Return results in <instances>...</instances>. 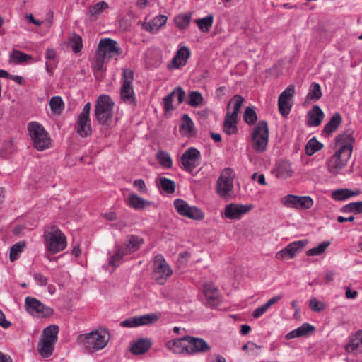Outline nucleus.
Wrapping results in <instances>:
<instances>
[{"mask_svg": "<svg viewBox=\"0 0 362 362\" xmlns=\"http://www.w3.org/2000/svg\"><path fill=\"white\" fill-rule=\"evenodd\" d=\"M336 144L339 149L328 160L327 168L332 174H337L346 165L351 157L354 139L351 134L344 132L335 137Z\"/></svg>", "mask_w": 362, "mask_h": 362, "instance_id": "f257e3e1", "label": "nucleus"}, {"mask_svg": "<svg viewBox=\"0 0 362 362\" xmlns=\"http://www.w3.org/2000/svg\"><path fill=\"white\" fill-rule=\"evenodd\" d=\"M144 244V240L135 235L127 236L124 243L119 245L114 255L109 257V265L117 267L124 256L130 255L140 249Z\"/></svg>", "mask_w": 362, "mask_h": 362, "instance_id": "f03ea898", "label": "nucleus"}, {"mask_svg": "<svg viewBox=\"0 0 362 362\" xmlns=\"http://www.w3.org/2000/svg\"><path fill=\"white\" fill-rule=\"evenodd\" d=\"M115 103L107 95H100L95 104L94 116L97 122L105 127L112 123Z\"/></svg>", "mask_w": 362, "mask_h": 362, "instance_id": "7ed1b4c3", "label": "nucleus"}, {"mask_svg": "<svg viewBox=\"0 0 362 362\" xmlns=\"http://www.w3.org/2000/svg\"><path fill=\"white\" fill-rule=\"evenodd\" d=\"M43 236L45 240L46 249L52 254L59 252L66 247L67 243L66 236L62 231L54 225L45 228Z\"/></svg>", "mask_w": 362, "mask_h": 362, "instance_id": "20e7f679", "label": "nucleus"}, {"mask_svg": "<svg viewBox=\"0 0 362 362\" xmlns=\"http://www.w3.org/2000/svg\"><path fill=\"white\" fill-rule=\"evenodd\" d=\"M269 141V127L265 120H260L251 133V145L255 151L263 153L266 151Z\"/></svg>", "mask_w": 362, "mask_h": 362, "instance_id": "39448f33", "label": "nucleus"}, {"mask_svg": "<svg viewBox=\"0 0 362 362\" xmlns=\"http://www.w3.org/2000/svg\"><path fill=\"white\" fill-rule=\"evenodd\" d=\"M28 131L34 147L38 151H44L49 147L50 138L44 127L37 122H31L28 125Z\"/></svg>", "mask_w": 362, "mask_h": 362, "instance_id": "423d86ee", "label": "nucleus"}, {"mask_svg": "<svg viewBox=\"0 0 362 362\" xmlns=\"http://www.w3.org/2000/svg\"><path fill=\"white\" fill-rule=\"evenodd\" d=\"M133 76L134 74L131 69H125L123 70L120 98L124 103L135 107L137 102L132 86Z\"/></svg>", "mask_w": 362, "mask_h": 362, "instance_id": "0eeeda50", "label": "nucleus"}, {"mask_svg": "<svg viewBox=\"0 0 362 362\" xmlns=\"http://www.w3.org/2000/svg\"><path fill=\"white\" fill-rule=\"evenodd\" d=\"M235 173L229 168H225L216 181V193L221 198L227 199L231 196L233 190Z\"/></svg>", "mask_w": 362, "mask_h": 362, "instance_id": "6e6552de", "label": "nucleus"}, {"mask_svg": "<svg viewBox=\"0 0 362 362\" xmlns=\"http://www.w3.org/2000/svg\"><path fill=\"white\" fill-rule=\"evenodd\" d=\"M78 342L81 344L84 349L91 350H100L107 344V339L105 334L98 331H92L87 334H83L78 336Z\"/></svg>", "mask_w": 362, "mask_h": 362, "instance_id": "1a4fd4ad", "label": "nucleus"}, {"mask_svg": "<svg viewBox=\"0 0 362 362\" xmlns=\"http://www.w3.org/2000/svg\"><path fill=\"white\" fill-rule=\"evenodd\" d=\"M90 103H87L83 106L82 112L78 115L74 126L75 132L81 137L91 134L92 129L90 119Z\"/></svg>", "mask_w": 362, "mask_h": 362, "instance_id": "9d476101", "label": "nucleus"}, {"mask_svg": "<svg viewBox=\"0 0 362 362\" xmlns=\"http://www.w3.org/2000/svg\"><path fill=\"white\" fill-rule=\"evenodd\" d=\"M26 310L33 315L47 317L51 316L54 310L49 306H45L38 299L28 296L25 299Z\"/></svg>", "mask_w": 362, "mask_h": 362, "instance_id": "9b49d317", "label": "nucleus"}, {"mask_svg": "<svg viewBox=\"0 0 362 362\" xmlns=\"http://www.w3.org/2000/svg\"><path fill=\"white\" fill-rule=\"evenodd\" d=\"M122 50L117 46V42L110 39H101L98 43L96 54L105 59L122 54Z\"/></svg>", "mask_w": 362, "mask_h": 362, "instance_id": "f8f14e48", "label": "nucleus"}, {"mask_svg": "<svg viewBox=\"0 0 362 362\" xmlns=\"http://www.w3.org/2000/svg\"><path fill=\"white\" fill-rule=\"evenodd\" d=\"M153 272L157 284L163 285L172 275L173 271L161 255L155 257Z\"/></svg>", "mask_w": 362, "mask_h": 362, "instance_id": "ddd939ff", "label": "nucleus"}, {"mask_svg": "<svg viewBox=\"0 0 362 362\" xmlns=\"http://www.w3.org/2000/svg\"><path fill=\"white\" fill-rule=\"evenodd\" d=\"M281 203L288 208L304 210L310 209L314 202L310 196L288 194L281 199Z\"/></svg>", "mask_w": 362, "mask_h": 362, "instance_id": "4468645a", "label": "nucleus"}, {"mask_svg": "<svg viewBox=\"0 0 362 362\" xmlns=\"http://www.w3.org/2000/svg\"><path fill=\"white\" fill-rule=\"evenodd\" d=\"M201 153L194 147L187 148L181 156L180 161L185 170L192 172L200 163Z\"/></svg>", "mask_w": 362, "mask_h": 362, "instance_id": "2eb2a0df", "label": "nucleus"}, {"mask_svg": "<svg viewBox=\"0 0 362 362\" xmlns=\"http://www.w3.org/2000/svg\"><path fill=\"white\" fill-rule=\"evenodd\" d=\"M160 313H150L141 316L127 318L120 322L124 327H136L155 323L160 317Z\"/></svg>", "mask_w": 362, "mask_h": 362, "instance_id": "dca6fc26", "label": "nucleus"}, {"mask_svg": "<svg viewBox=\"0 0 362 362\" xmlns=\"http://www.w3.org/2000/svg\"><path fill=\"white\" fill-rule=\"evenodd\" d=\"M307 244L308 240H306L291 243L283 250L277 252L276 257L278 259L293 258L298 253L300 252L303 250Z\"/></svg>", "mask_w": 362, "mask_h": 362, "instance_id": "f3484780", "label": "nucleus"}, {"mask_svg": "<svg viewBox=\"0 0 362 362\" xmlns=\"http://www.w3.org/2000/svg\"><path fill=\"white\" fill-rule=\"evenodd\" d=\"M203 292L207 305L211 308H216L221 303V296L218 288L211 283L204 285Z\"/></svg>", "mask_w": 362, "mask_h": 362, "instance_id": "a211bd4d", "label": "nucleus"}, {"mask_svg": "<svg viewBox=\"0 0 362 362\" xmlns=\"http://www.w3.org/2000/svg\"><path fill=\"white\" fill-rule=\"evenodd\" d=\"M187 354L206 353L211 347L208 343L202 338L187 335Z\"/></svg>", "mask_w": 362, "mask_h": 362, "instance_id": "6ab92c4d", "label": "nucleus"}, {"mask_svg": "<svg viewBox=\"0 0 362 362\" xmlns=\"http://www.w3.org/2000/svg\"><path fill=\"white\" fill-rule=\"evenodd\" d=\"M252 209V205L228 204L225 208L224 214L229 219H239Z\"/></svg>", "mask_w": 362, "mask_h": 362, "instance_id": "aec40b11", "label": "nucleus"}, {"mask_svg": "<svg viewBox=\"0 0 362 362\" xmlns=\"http://www.w3.org/2000/svg\"><path fill=\"white\" fill-rule=\"evenodd\" d=\"M165 345L169 350L175 354H187V335L168 341Z\"/></svg>", "mask_w": 362, "mask_h": 362, "instance_id": "412c9836", "label": "nucleus"}, {"mask_svg": "<svg viewBox=\"0 0 362 362\" xmlns=\"http://www.w3.org/2000/svg\"><path fill=\"white\" fill-rule=\"evenodd\" d=\"M190 55V51L187 47H182L179 49L170 62L169 68H180L186 64Z\"/></svg>", "mask_w": 362, "mask_h": 362, "instance_id": "4be33fe9", "label": "nucleus"}, {"mask_svg": "<svg viewBox=\"0 0 362 362\" xmlns=\"http://www.w3.org/2000/svg\"><path fill=\"white\" fill-rule=\"evenodd\" d=\"M346 351L354 355L362 354V331H358L351 337L345 346Z\"/></svg>", "mask_w": 362, "mask_h": 362, "instance_id": "5701e85b", "label": "nucleus"}, {"mask_svg": "<svg viewBox=\"0 0 362 362\" xmlns=\"http://www.w3.org/2000/svg\"><path fill=\"white\" fill-rule=\"evenodd\" d=\"M307 117L306 124L308 127H318L324 118V113L318 105H314L308 111Z\"/></svg>", "mask_w": 362, "mask_h": 362, "instance_id": "b1692460", "label": "nucleus"}, {"mask_svg": "<svg viewBox=\"0 0 362 362\" xmlns=\"http://www.w3.org/2000/svg\"><path fill=\"white\" fill-rule=\"evenodd\" d=\"M152 202L140 197L136 194H130L127 199V204L135 210H142L151 206Z\"/></svg>", "mask_w": 362, "mask_h": 362, "instance_id": "393cba45", "label": "nucleus"}, {"mask_svg": "<svg viewBox=\"0 0 362 362\" xmlns=\"http://www.w3.org/2000/svg\"><path fill=\"white\" fill-rule=\"evenodd\" d=\"M167 17L163 15H158L153 18L150 22L144 23L143 28L151 33L157 32L160 27L166 23Z\"/></svg>", "mask_w": 362, "mask_h": 362, "instance_id": "a878e982", "label": "nucleus"}, {"mask_svg": "<svg viewBox=\"0 0 362 362\" xmlns=\"http://www.w3.org/2000/svg\"><path fill=\"white\" fill-rule=\"evenodd\" d=\"M151 342L148 339H140L134 341L131 346V352L134 355L146 353L151 347Z\"/></svg>", "mask_w": 362, "mask_h": 362, "instance_id": "bb28decb", "label": "nucleus"}, {"mask_svg": "<svg viewBox=\"0 0 362 362\" xmlns=\"http://www.w3.org/2000/svg\"><path fill=\"white\" fill-rule=\"evenodd\" d=\"M238 116H234L230 112H227L223 122V130L227 134H235L238 131L237 128Z\"/></svg>", "mask_w": 362, "mask_h": 362, "instance_id": "cd10ccee", "label": "nucleus"}, {"mask_svg": "<svg viewBox=\"0 0 362 362\" xmlns=\"http://www.w3.org/2000/svg\"><path fill=\"white\" fill-rule=\"evenodd\" d=\"M55 342L42 339L38 344L37 351L42 358L49 357L54 351Z\"/></svg>", "mask_w": 362, "mask_h": 362, "instance_id": "c85d7f7f", "label": "nucleus"}, {"mask_svg": "<svg viewBox=\"0 0 362 362\" xmlns=\"http://www.w3.org/2000/svg\"><path fill=\"white\" fill-rule=\"evenodd\" d=\"M361 193L360 190L352 191L349 189H339L332 192V198L335 200L341 201L349 199L354 196H357Z\"/></svg>", "mask_w": 362, "mask_h": 362, "instance_id": "c756f323", "label": "nucleus"}, {"mask_svg": "<svg viewBox=\"0 0 362 362\" xmlns=\"http://www.w3.org/2000/svg\"><path fill=\"white\" fill-rule=\"evenodd\" d=\"M276 177L286 179L292 174L291 163L288 161L280 162L276 167Z\"/></svg>", "mask_w": 362, "mask_h": 362, "instance_id": "7c9ffc66", "label": "nucleus"}, {"mask_svg": "<svg viewBox=\"0 0 362 362\" xmlns=\"http://www.w3.org/2000/svg\"><path fill=\"white\" fill-rule=\"evenodd\" d=\"M341 122V117L339 113H335L332 115L330 120L324 127V132L329 134L335 132Z\"/></svg>", "mask_w": 362, "mask_h": 362, "instance_id": "2f4dec72", "label": "nucleus"}, {"mask_svg": "<svg viewBox=\"0 0 362 362\" xmlns=\"http://www.w3.org/2000/svg\"><path fill=\"white\" fill-rule=\"evenodd\" d=\"M322 95L321 87L319 83L313 82L310 84L309 92L306 96L308 101H317L321 98Z\"/></svg>", "mask_w": 362, "mask_h": 362, "instance_id": "473e14b6", "label": "nucleus"}, {"mask_svg": "<svg viewBox=\"0 0 362 362\" xmlns=\"http://www.w3.org/2000/svg\"><path fill=\"white\" fill-rule=\"evenodd\" d=\"M59 330L57 325H49L44 329L42 338L56 343L58 339Z\"/></svg>", "mask_w": 362, "mask_h": 362, "instance_id": "72a5a7b5", "label": "nucleus"}, {"mask_svg": "<svg viewBox=\"0 0 362 362\" xmlns=\"http://www.w3.org/2000/svg\"><path fill=\"white\" fill-rule=\"evenodd\" d=\"M158 185L162 189L163 191L168 194H172L175 189V183L174 181L166 178L159 177L157 180Z\"/></svg>", "mask_w": 362, "mask_h": 362, "instance_id": "f704fd0d", "label": "nucleus"}, {"mask_svg": "<svg viewBox=\"0 0 362 362\" xmlns=\"http://www.w3.org/2000/svg\"><path fill=\"white\" fill-rule=\"evenodd\" d=\"M323 148V144L319 142L315 137L311 138L305 146V153L310 156Z\"/></svg>", "mask_w": 362, "mask_h": 362, "instance_id": "c9c22d12", "label": "nucleus"}, {"mask_svg": "<svg viewBox=\"0 0 362 362\" xmlns=\"http://www.w3.org/2000/svg\"><path fill=\"white\" fill-rule=\"evenodd\" d=\"M194 128V123L187 114L182 116V122L180 124V130L185 134H192Z\"/></svg>", "mask_w": 362, "mask_h": 362, "instance_id": "e433bc0d", "label": "nucleus"}, {"mask_svg": "<svg viewBox=\"0 0 362 362\" xmlns=\"http://www.w3.org/2000/svg\"><path fill=\"white\" fill-rule=\"evenodd\" d=\"M192 13H184L177 15L175 18V23L178 28L184 30L187 28L191 21Z\"/></svg>", "mask_w": 362, "mask_h": 362, "instance_id": "4c0bfd02", "label": "nucleus"}, {"mask_svg": "<svg viewBox=\"0 0 362 362\" xmlns=\"http://www.w3.org/2000/svg\"><path fill=\"white\" fill-rule=\"evenodd\" d=\"M25 247V243L24 241H20L11 246L9 255L11 262H13L18 259L19 255L23 252Z\"/></svg>", "mask_w": 362, "mask_h": 362, "instance_id": "58836bf2", "label": "nucleus"}, {"mask_svg": "<svg viewBox=\"0 0 362 362\" xmlns=\"http://www.w3.org/2000/svg\"><path fill=\"white\" fill-rule=\"evenodd\" d=\"M213 20V16L209 15L203 18L195 20V23L202 32H208L212 26Z\"/></svg>", "mask_w": 362, "mask_h": 362, "instance_id": "ea45409f", "label": "nucleus"}, {"mask_svg": "<svg viewBox=\"0 0 362 362\" xmlns=\"http://www.w3.org/2000/svg\"><path fill=\"white\" fill-rule=\"evenodd\" d=\"M31 58L30 55L16 49H13L10 55V61L15 64H21Z\"/></svg>", "mask_w": 362, "mask_h": 362, "instance_id": "a19ab883", "label": "nucleus"}, {"mask_svg": "<svg viewBox=\"0 0 362 362\" xmlns=\"http://www.w3.org/2000/svg\"><path fill=\"white\" fill-rule=\"evenodd\" d=\"M156 158L159 163L165 168H170L173 165V161L170 154L164 151H159L157 153Z\"/></svg>", "mask_w": 362, "mask_h": 362, "instance_id": "79ce46f5", "label": "nucleus"}, {"mask_svg": "<svg viewBox=\"0 0 362 362\" xmlns=\"http://www.w3.org/2000/svg\"><path fill=\"white\" fill-rule=\"evenodd\" d=\"M243 119L249 125L255 124L257 120V115L254 107H247L244 112Z\"/></svg>", "mask_w": 362, "mask_h": 362, "instance_id": "37998d69", "label": "nucleus"}, {"mask_svg": "<svg viewBox=\"0 0 362 362\" xmlns=\"http://www.w3.org/2000/svg\"><path fill=\"white\" fill-rule=\"evenodd\" d=\"M109 8L108 4L104 1H99L90 6L88 9V15L91 17L96 16Z\"/></svg>", "mask_w": 362, "mask_h": 362, "instance_id": "c03bdc74", "label": "nucleus"}, {"mask_svg": "<svg viewBox=\"0 0 362 362\" xmlns=\"http://www.w3.org/2000/svg\"><path fill=\"white\" fill-rule=\"evenodd\" d=\"M69 42L74 53H78L81 52L83 47V42L82 38L79 35L73 33V35L69 37Z\"/></svg>", "mask_w": 362, "mask_h": 362, "instance_id": "a18cd8bd", "label": "nucleus"}, {"mask_svg": "<svg viewBox=\"0 0 362 362\" xmlns=\"http://www.w3.org/2000/svg\"><path fill=\"white\" fill-rule=\"evenodd\" d=\"M204 100L203 96L200 92L194 90L191 91L189 94V100L187 104L191 107H198L202 104Z\"/></svg>", "mask_w": 362, "mask_h": 362, "instance_id": "49530a36", "label": "nucleus"}, {"mask_svg": "<svg viewBox=\"0 0 362 362\" xmlns=\"http://www.w3.org/2000/svg\"><path fill=\"white\" fill-rule=\"evenodd\" d=\"M51 110L57 114H60L64 108V102L60 96H53L49 100Z\"/></svg>", "mask_w": 362, "mask_h": 362, "instance_id": "de8ad7c7", "label": "nucleus"}, {"mask_svg": "<svg viewBox=\"0 0 362 362\" xmlns=\"http://www.w3.org/2000/svg\"><path fill=\"white\" fill-rule=\"evenodd\" d=\"M15 151V146L12 141H5L0 149V156L7 158Z\"/></svg>", "mask_w": 362, "mask_h": 362, "instance_id": "09e8293b", "label": "nucleus"}, {"mask_svg": "<svg viewBox=\"0 0 362 362\" xmlns=\"http://www.w3.org/2000/svg\"><path fill=\"white\" fill-rule=\"evenodd\" d=\"M185 217L194 220H202L204 217V214L198 207L189 206L187 209V213L185 214Z\"/></svg>", "mask_w": 362, "mask_h": 362, "instance_id": "8fccbe9b", "label": "nucleus"}, {"mask_svg": "<svg viewBox=\"0 0 362 362\" xmlns=\"http://www.w3.org/2000/svg\"><path fill=\"white\" fill-rule=\"evenodd\" d=\"M344 213L354 212L355 214L362 213V201L349 203L341 208Z\"/></svg>", "mask_w": 362, "mask_h": 362, "instance_id": "3c124183", "label": "nucleus"}, {"mask_svg": "<svg viewBox=\"0 0 362 362\" xmlns=\"http://www.w3.org/2000/svg\"><path fill=\"white\" fill-rule=\"evenodd\" d=\"M330 242L324 241L316 247H314L306 252L308 256L320 255L329 246Z\"/></svg>", "mask_w": 362, "mask_h": 362, "instance_id": "603ef678", "label": "nucleus"}, {"mask_svg": "<svg viewBox=\"0 0 362 362\" xmlns=\"http://www.w3.org/2000/svg\"><path fill=\"white\" fill-rule=\"evenodd\" d=\"M243 102L244 98L241 95H234L230 100L229 104L228 105V107L230 104H233V111L230 114H233L234 116H238Z\"/></svg>", "mask_w": 362, "mask_h": 362, "instance_id": "864d4df0", "label": "nucleus"}, {"mask_svg": "<svg viewBox=\"0 0 362 362\" xmlns=\"http://www.w3.org/2000/svg\"><path fill=\"white\" fill-rule=\"evenodd\" d=\"M174 207L177 212L182 216L185 217V214L187 213V209L189 205L183 199H176L174 202Z\"/></svg>", "mask_w": 362, "mask_h": 362, "instance_id": "5fc2aeb1", "label": "nucleus"}, {"mask_svg": "<svg viewBox=\"0 0 362 362\" xmlns=\"http://www.w3.org/2000/svg\"><path fill=\"white\" fill-rule=\"evenodd\" d=\"M174 207L177 212L182 216L185 217V214L187 213V209L189 205L183 199H176L174 202Z\"/></svg>", "mask_w": 362, "mask_h": 362, "instance_id": "6e6d98bb", "label": "nucleus"}, {"mask_svg": "<svg viewBox=\"0 0 362 362\" xmlns=\"http://www.w3.org/2000/svg\"><path fill=\"white\" fill-rule=\"evenodd\" d=\"M174 207L177 212L182 216L185 217V214L187 213V209L189 205L183 199H176L174 202Z\"/></svg>", "mask_w": 362, "mask_h": 362, "instance_id": "4d7b16f0", "label": "nucleus"}, {"mask_svg": "<svg viewBox=\"0 0 362 362\" xmlns=\"http://www.w3.org/2000/svg\"><path fill=\"white\" fill-rule=\"evenodd\" d=\"M174 207L177 212L182 216L185 217V214L187 213V209L189 205L183 199H176L174 202Z\"/></svg>", "mask_w": 362, "mask_h": 362, "instance_id": "13d9d810", "label": "nucleus"}, {"mask_svg": "<svg viewBox=\"0 0 362 362\" xmlns=\"http://www.w3.org/2000/svg\"><path fill=\"white\" fill-rule=\"evenodd\" d=\"M95 59L93 65V71L95 72H102L105 70V67L104 66L106 59L105 58L98 55V54L95 53Z\"/></svg>", "mask_w": 362, "mask_h": 362, "instance_id": "bf43d9fd", "label": "nucleus"}, {"mask_svg": "<svg viewBox=\"0 0 362 362\" xmlns=\"http://www.w3.org/2000/svg\"><path fill=\"white\" fill-rule=\"evenodd\" d=\"M278 107L279 112L284 117L289 114L291 109V105L289 103V101H284L283 100H278Z\"/></svg>", "mask_w": 362, "mask_h": 362, "instance_id": "052dcab7", "label": "nucleus"}, {"mask_svg": "<svg viewBox=\"0 0 362 362\" xmlns=\"http://www.w3.org/2000/svg\"><path fill=\"white\" fill-rule=\"evenodd\" d=\"M294 92L295 90L293 86H289L280 94L278 100L289 101L293 97Z\"/></svg>", "mask_w": 362, "mask_h": 362, "instance_id": "680f3d73", "label": "nucleus"}, {"mask_svg": "<svg viewBox=\"0 0 362 362\" xmlns=\"http://www.w3.org/2000/svg\"><path fill=\"white\" fill-rule=\"evenodd\" d=\"M309 305L312 310L318 313L323 310L325 308L323 303L317 301L315 298L310 300Z\"/></svg>", "mask_w": 362, "mask_h": 362, "instance_id": "e2e57ef3", "label": "nucleus"}, {"mask_svg": "<svg viewBox=\"0 0 362 362\" xmlns=\"http://www.w3.org/2000/svg\"><path fill=\"white\" fill-rule=\"evenodd\" d=\"M173 93H169L163 100V109L165 112L171 111L173 107Z\"/></svg>", "mask_w": 362, "mask_h": 362, "instance_id": "0e129e2a", "label": "nucleus"}, {"mask_svg": "<svg viewBox=\"0 0 362 362\" xmlns=\"http://www.w3.org/2000/svg\"><path fill=\"white\" fill-rule=\"evenodd\" d=\"M300 337L305 336L315 331V328L309 323H304L298 327Z\"/></svg>", "mask_w": 362, "mask_h": 362, "instance_id": "69168bd1", "label": "nucleus"}, {"mask_svg": "<svg viewBox=\"0 0 362 362\" xmlns=\"http://www.w3.org/2000/svg\"><path fill=\"white\" fill-rule=\"evenodd\" d=\"M33 278L39 286H45L48 283L47 278L40 273H35Z\"/></svg>", "mask_w": 362, "mask_h": 362, "instance_id": "338daca9", "label": "nucleus"}, {"mask_svg": "<svg viewBox=\"0 0 362 362\" xmlns=\"http://www.w3.org/2000/svg\"><path fill=\"white\" fill-rule=\"evenodd\" d=\"M170 93H173V97L175 95L177 96L179 104L183 102L185 96V92L181 87L176 88Z\"/></svg>", "mask_w": 362, "mask_h": 362, "instance_id": "774afa93", "label": "nucleus"}]
</instances>
